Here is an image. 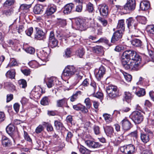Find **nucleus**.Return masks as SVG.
<instances>
[{"label":"nucleus","mask_w":154,"mask_h":154,"mask_svg":"<svg viewBox=\"0 0 154 154\" xmlns=\"http://www.w3.org/2000/svg\"><path fill=\"white\" fill-rule=\"evenodd\" d=\"M131 135L132 137H133V139L134 140V141L132 142V144H137V141L136 140H135L134 139V138L136 139L137 137V132L134 131V132H132L131 134Z\"/></svg>","instance_id":"c03bdc74"},{"label":"nucleus","mask_w":154,"mask_h":154,"mask_svg":"<svg viewBox=\"0 0 154 154\" xmlns=\"http://www.w3.org/2000/svg\"><path fill=\"white\" fill-rule=\"evenodd\" d=\"M65 54H63V56L65 58L69 57L71 56V51L69 48H67L65 51Z\"/></svg>","instance_id":"ea45409f"},{"label":"nucleus","mask_w":154,"mask_h":154,"mask_svg":"<svg viewBox=\"0 0 154 154\" xmlns=\"http://www.w3.org/2000/svg\"><path fill=\"white\" fill-rule=\"evenodd\" d=\"M126 23L128 27L131 31L134 33L138 32V23L137 19L132 17H130L127 20Z\"/></svg>","instance_id":"7ed1b4c3"},{"label":"nucleus","mask_w":154,"mask_h":154,"mask_svg":"<svg viewBox=\"0 0 154 154\" xmlns=\"http://www.w3.org/2000/svg\"><path fill=\"white\" fill-rule=\"evenodd\" d=\"M2 14L7 16L11 15L13 13V11L12 9L4 10L2 11Z\"/></svg>","instance_id":"f704fd0d"},{"label":"nucleus","mask_w":154,"mask_h":154,"mask_svg":"<svg viewBox=\"0 0 154 154\" xmlns=\"http://www.w3.org/2000/svg\"><path fill=\"white\" fill-rule=\"evenodd\" d=\"M119 89L117 87L114 85H110L106 87V91L107 94Z\"/></svg>","instance_id":"bb28decb"},{"label":"nucleus","mask_w":154,"mask_h":154,"mask_svg":"<svg viewBox=\"0 0 154 154\" xmlns=\"http://www.w3.org/2000/svg\"><path fill=\"white\" fill-rule=\"evenodd\" d=\"M82 3L78 5L76 7L75 11H76L80 12H82Z\"/></svg>","instance_id":"338daca9"},{"label":"nucleus","mask_w":154,"mask_h":154,"mask_svg":"<svg viewBox=\"0 0 154 154\" xmlns=\"http://www.w3.org/2000/svg\"><path fill=\"white\" fill-rule=\"evenodd\" d=\"M2 144H9L12 143L11 140L5 136L2 137Z\"/></svg>","instance_id":"473e14b6"},{"label":"nucleus","mask_w":154,"mask_h":154,"mask_svg":"<svg viewBox=\"0 0 154 154\" xmlns=\"http://www.w3.org/2000/svg\"><path fill=\"white\" fill-rule=\"evenodd\" d=\"M43 93H44V92H43L42 89L40 87L36 90L35 89V90H33L31 92L32 95H33L34 97L36 99L39 98L41 95V94Z\"/></svg>","instance_id":"dca6fc26"},{"label":"nucleus","mask_w":154,"mask_h":154,"mask_svg":"<svg viewBox=\"0 0 154 154\" xmlns=\"http://www.w3.org/2000/svg\"><path fill=\"white\" fill-rule=\"evenodd\" d=\"M49 42L51 47L52 48L56 47L58 44V41L55 38L49 41Z\"/></svg>","instance_id":"72a5a7b5"},{"label":"nucleus","mask_w":154,"mask_h":154,"mask_svg":"<svg viewBox=\"0 0 154 154\" xmlns=\"http://www.w3.org/2000/svg\"><path fill=\"white\" fill-rule=\"evenodd\" d=\"M146 94L145 90L143 88H140V90L136 92V94L138 97H142Z\"/></svg>","instance_id":"58836bf2"},{"label":"nucleus","mask_w":154,"mask_h":154,"mask_svg":"<svg viewBox=\"0 0 154 154\" xmlns=\"http://www.w3.org/2000/svg\"><path fill=\"white\" fill-rule=\"evenodd\" d=\"M21 71L23 74L26 76L29 75L30 73V70L28 69H21Z\"/></svg>","instance_id":"680f3d73"},{"label":"nucleus","mask_w":154,"mask_h":154,"mask_svg":"<svg viewBox=\"0 0 154 154\" xmlns=\"http://www.w3.org/2000/svg\"><path fill=\"white\" fill-rule=\"evenodd\" d=\"M25 50L27 53L31 54H33L35 51V49L32 47L26 48L25 49Z\"/></svg>","instance_id":"5fc2aeb1"},{"label":"nucleus","mask_w":154,"mask_h":154,"mask_svg":"<svg viewBox=\"0 0 154 154\" xmlns=\"http://www.w3.org/2000/svg\"><path fill=\"white\" fill-rule=\"evenodd\" d=\"M147 31L150 33L154 34V25H151L148 26Z\"/></svg>","instance_id":"69168bd1"},{"label":"nucleus","mask_w":154,"mask_h":154,"mask_svg":"<svg viewBox=\"0 0 154 154\" xmlns=\"http://www.w3.org/2000/svg\"><path fill=\"white\" fill-rule=\"evenodd\" d=\"M108 96L111 99H114L119 96L120 94L119 89L111 92L110 94H107Z\"/></svg>","instance_id":"412c9836"},{"label":"nucleus","mask_w":154,"mask_h":154,"mask_svg":"<svg viewBox=\"0 0 154 154\" xmlns=\"http://www.w3.org/2000/svg\"><path fill=\"white\" fill-rule=\"evenodd\" d=\"M123 32L117 30L113 34L111 39V42L114 43L120 40L122 37Z\"/></svg>","instance_id":"6e6552de"},{"label":"nucleus","mask_w":154,"mask_h":154,"mask_svg":"<svg viewBox=\"0 0 154 154\" xmlns=\"http://www.w3.org/2000/svg\"><path fill=\"white\" fill-rule=\"evenodd\" d=\"M137 21L143 24H145L146 23V18L144 16H137Z\"/></svg>","instance_id":"c756f323"},{"label":"nucleus","mask_w":154,"mask_h":154,"mask_svg":"<svg viewBox=\"0 0 154 154\" xmlns=\"http://www.w3.org/2000/svg\"><path fill=\"white\" fill-rule=\"evenodd\" d=\"M140 138L142 141L144 143H146L149 140V134L143 132L140 134Z\"/></svg>","instance_id":"a211bd4d"},{"label":"nucleus","mask_w":154,"mask_h":154,"mask_svg":"<svg viewBox=\"0 0 154 154\" xmlns=\"http://www.w3.org/2000/svg\"><path fill=\"white\" fill-rule=\"evenodd\" d=\"M84 49L82 48H79L76 52V54L80 57H81L84 55Z\"/></svg>","instance_id":"09e8293b"},{"label":"nucleus","mask_w":154,"mask_h":154,"mask_svg":"<svg viewBox=\"0 0 154 154\" xmlns=\"http://www.w3.org/2000/svg\"><path fill=\"white\" fill-rule=\"evenodd\" d=\"M128 149V154L132 153L134 152L135 149V148L134 145H127Z\"/></svg>","instance_id":"4c0bfd02"},{"label":"nucleus","mask_w":154,"mask_h":154,"mask_svg":"<svg viewBox=\"0 0 154 154\" xmlns=\"http://www.w3.org/2000/svg\"><path fill=\"white\" fill-rule=\"evenodd\" d=\"M105 68L102 66H101L98 69H95V75L98 80H100L105 74Z\"/></svg>","instance_id":"423d86ee"},{"label":"nucleus","mask_w":154,"mask_h":154,"mask_svg":"<svg viewBox=\"0 0 154 154\" xmlns=\"http://www.w3.org/2000/svg\"><path fill=\"white\" fill-rule=\"evenodd\" d=\"M86 7L88 11L89 12H92L94 10L93 5L90 3H88Z\"/></svg>","instance_id":"13d9d810"},{"label":"nucleus","mask_w":154,"mask_h":154,"mask_svg":"<svg viewBox=\"0 0 154 154\" xmlns=\"http://www.w3.org/2000/svg\"><path fill=\"white\" fill-rule=\"evenodd\" d=\"M132 98L131 94L129 92H126L125 94V99L126 101L129 103Z\"/></svg>","instance_id":"8fccbe9b"},{"label":"nucleus","mask_w":154,"mask_h":154,"mask_svg":"<svg viewBox=\"0 0 154 154\" xmlns=\"http://www.w3.org/2000/svg\"><path fill=\"white\" fill-rule=\"evenodd\" d=\"M56 10V7L55 5L54 4H50L48 6L45 14L48 16L51 15L55 12Z\"/></svg>","instance_id":"2eb2a0df"},{"label":"nucleus","mask_w":154,"mask_h":154,"mask_svg":"<svg viewBox=\"0 0 154 154\" xmlns=\"http://www.w3.org/2000/svg\"><path fill=\"white\" fill-rule=\"evenodd\" d=\"M85 103L86 107L88 109H89L91 106V104L90 102L89 98H87L85 100Z\"/></svg>","instance_id":"4d7b16f0"},{"label":"nucleus","mask_w":154,"mask_h":154,"mask_svg":"<svg viewBox=\"0 0 154 154\" xmlns=\"http://www.w3.org/2000/svg\"><path fill=\"white\" fill-rule=\"evenodd\" d=\"M33 32V28L32 27H30L26 31V34L28 36H30Z\"/></svg>","instance_id":"bf43d9fd"},{"label":"nucleus","mask_w":154,"mask_h":154,"mask_svg":"<svg viewBox=\"0 0 154 154\" xmlns=\"http://www.w3.org/2000/svg\"><path fill=\"white\" fill-rule=\"evenodd\" d=\"M44 130V127L42 125H39L35 129V132L37 134H39Z\"/></svg>","instance_id":"e2e57ef3"},{"label":"nucleus","mask_w":154,"mask_h":154,"mask_svg":"<svg viewBox=\"0 0 154 154\" xmlns=\"http://www.w3.org/2000/svg\"><path fill=\"white\" fill-rule=\"evenodd\" d=\"M73 136V134L71 132L69 131L68 132L66 137V141L68 142V144H72L71 139Z\"/></svg>","instance_id":"c85d7f7f"},{"label":"nucleus","mask_w":154,"mask_h":154,"mask_svg":"<svg viewBox=\"0 0 154 154\" xmlns=\"http://www.w3.org/2000/svg\"><path fill=\"white\" fill-rule=\"evenodd\" d=\"M75 7L74 5L72 3H70L66 4L64 8L63 13L65 14H68L71 13Z\"/></svg>","instance_id":"4468645a"},{"label":"nucleus","mask_w":154,"mask_h":154,"mask_svg":"<svg viewBox=\"0 0 154 154\" xmlns=\"http://www.w3.org/2000/svg\"><path fill=\"white\" fill-rule=\"evenodd\" d=\"M44 7L43 6L40 4H37L34 7L33 12L36 14H42L43 11Z\"/></svg>","instance_id":"f3484780"},{"label":"nucleus","mask_w":154,"mask_h":154,"mask_svg":"<svg viewBox=\"0 0 154 154\" xmlns=\"http://www.w3.org/2000/svg\"><path fill=\"white\" fill-rule=\"evenodd\" d=\"M16 29L19 34H22L24 30V27L23 25H20L18 27H16Z\"/></svg>","instance_id":"0e129e2a"},{"label":"nucleus","mask_w":154,"mask_h":154,"mask_svg":"<svg viewBox=\"0 0 154 154\" xmlns=\"http://www.w3.org/2000/svg\"><path fill=\"white\" fill-rule=\"evenodd\" d=\"M121 123L123 129L126 131L130 130L132 127L131 122L126 119H123Z\"/></svg>","instance_id":"1a4fd4ad"},{"label":"nucleus","mask_w":154,"mask_h":154,"mask_svg":"<svg viewBox=\"0 0 154 154\" xmlns=\"http://www.w3.org/2000/svg\"><path fill=\"white\" fill-rule=\"evenodd\" d=\"M104 130L106 134L109 136L111 137L114 132L113 129L111 126H106L104 128Z\"/></svg>","instance_id":"6ab92c4d"},{"label":"nucleus","mask_w":154,"mask_h":154,"mask_svg":"<svg viewBox=\"0 0 154 154\" xmlns=\"http://www.w3.org/2000/svg\"><path fill=\"white\" fill-rule=\"evenodd\" d=\"M43 125H46L47 127V130L48 131H51L53 130V128L51 125L48 123L44 122Z\"/></svg>","instance_id":"49530a36"},{"label":"nucleus","mask_w":154,"mask_h":154,"mask_svg":"<svg viewBox=\"0 0 154 154\" xmlns=\"http://www.w3.org/2000/svg\"><path fill=\"white\" fill-rule=\"evenodd\" d=\"M75 73V79L76 80V82L78 83L82 79L84 75L82 72L73 65H68L66 66L63 72L62 76L66 79H69Z\"/></svg>","instance_id":"f03ea898"},{"label":"nucleus","mask_w":154,"mask_h":154,"mask_svg":"<svg viewBox=\"0 0 154 154\" xmlns=\"http://www.w3.org/2000/svg\"><path fill=\"white\" fill-rule=\"evenodd\" d=\"M31 5L23 4L20 5V9L23 10H27L30 8L31 7Z\"/></svg>","instance_id":"052dcab7"},{"label":"nucleus","mask_w":154,"mask_h":154,"mask_svg":"<svg viewBox=\"0 0 154 154\" xmlns=\"http://www.w3.org/2000/svg\"><path fill=\"white\" fill-rule=\"evenodd\" d=\"M140 9L142 11H146L149 9L150 7V4L149 1L146 0H143L140 3Z\"/></svg>","instance_id":"ddd939ff"},{"label":"nucleus","mask_w":154,"mask_h":154,"mask_svg":"<svg viewBox=\"0 0 154 154\" xmlns=\"http://www.w3.org/2000/svg\"><path fill=\"white\" fill-rule=\"evenodd\" d=\"M121 60L123 66L126 69H131L137 70L140 67L141 59L133 50L125 51L122 54Z\"/></svg>","instance_id":"f257e3e1"},{"label":"nucleus","mask_w":154,"mask_h":154,"mask_svg":"<svg viewBox=\"0 0 154 154\" xmlns=\"http://www.w3.org/2000/svg\"><path fill=\"white\" fill-rule=\"evenodd\" d=\"M93 51L96 53H99L103 51L102 47L100 46H97L93 48Z\"/></svg>","instance_id":"a19ab883"},{"label":"nucleus","mask_w":154,"mask_h":154,"mask_svg":"<svg viewBox=\"0 0 154 154\" xmlns=\"http://www.w3.org/2000/svg\"><path fill=\"white\" fill-rule=\"evenodd\" d=\"M17 65V63L16 60L12 58L11 59L10 62L8 64V66L10 67H11L13 66H15Z\"/></svg>","instance_id":"3c124183"},{"label":"nucleus","mask_w":154,"mask_h":154,"mask_svg":"<svg viewBox=\"0 0 154 154\" xmlns=\"http://www.w3.org/2000/svg\"><path fill=\"white\" fill-rule=\"evenodd\" d=\"M136 2L135 0H129L124 5V9L127 11L134 10L135 8Z\"/></svg>","instance_id":"0eeeda50"},{"label":"nucleus","mask_w":154,"mask_h":154,"mask_svg":"<svg viewBox=\"0 0 154 154\" xmlns=\"http://www.w3.org/2000/svg\"><path fill=\"white\" fill-rule=\"evenodd\" d=\"M79 150L80 152L83 154H89L92 151L87 149L82 145H81L79 148Z\"/></svg>","instance_id":"cd10ccee"},{"label":"nucleus","mask_w":154,"mask_h":154,"mask_svg":"<svg viewBox=\"0 0 154 154\" xmlns=\"http://www.w3.org/2000/svg\"><path fill=\"white\" fill-rule=\"evenodd\" d=\"M76 24L77 28L81 30L84 29L85 24L83 22V21L81 19H79L76 21Z\"/></svg>","instance_id":"5701e85b"},{"label":"nucleus","mask_w":154,"mask_h":154,"mask_svg":"<svg viewBox=\"0 0 154 154\" xmlns=\"http://www.w3.org/2000/svg\"><path fill=\"white\" fill-rule=\"evenodd\" d=\"M99 11L101 15L106 17L108 14V8L105 5H101L99 6Z\"/></svg>","instance_id":"9d476101"},{"label":"nucleus","mask_w":154,"mask_h":154,"mask_svg":"<svg viewBox=\"0 0 154 154\" xmlns=\"http://www.w3.org/2000/svg\"><path fill=\"white\" fill-rule=\"evenodd\" d=\"M103 116L106 122L109 123L112 121V118L111 115L106 113L103 114Z\"/></svg>","instance_id":"e433bc0d"},{"label":"nucleus","mask_w":154,"mask_h":154,"mask_svg":"<svg viewBox=\"0 0 154 154\" xmlns=\"http://www.w3.org/2000/svg\"><path fill=\"white\" fill-rule=\"evenodd\" d=\"M89 80L88 79H85L82 82V84L80 85V87L81 86H83L84 87H87L88 86L89 84Z\"/></svg>","instance_id":"774afa93"},{"label":"nucleus","mask_w":154,"mask_h":154,"mask_svg":"<svg viewBox=\"0 0 154 154\" xmlns=\"http://www.w3.org/2000/svg\"><path fill=\"white\" fill-rule=\"evenodd\" d=\"M57 79L54 77H51L48 79V81L46 82V85L48 88H51L54 84V82H56Z\"/></svg>","instance_id":"4be33fe9"},{"label":"nucleus","mask_w":154,"mask_h":154,"mask_svg":"<svg viewBox=\"0 0 154 154\" xmlns=\"http://www.w3.org/2000/svg\"><path fill=\"white\" fill-rule=\"evenodd\" d=\"M124 76L127 82H130L132 79V76L131 75L127 73H123Z\"/></svg>","instance_id":"864d4df0"},{"label":"nucleus","mask_w":154,"mask_h":154,"mask_svg":"<svg viewBox=\"0 0 154 154\" xmlns=\"http://www.w3.org/2000/svg\"><path fill=\"white\" fill-rule=\"evenodd\" d=\"M131 44L134 47H140L141 45L142 42L141 40L137 38L134 39L131 41Z\"/></svg>","instance_id":"393cba45"},{"label":"nucleus","mask_w":154,"mask_h":154,"mask_svg":"<svg viewBox=\"0 0 154 154\" xmlns=\"http://www.w3.org/2000/svg\"><path fill=\"white\" fill-rule=\"evenodd\" d=\"M118 30L124 32L125 30V23L124 20H121L119 21L116 27Z\"/></svg>","instance_id":"aec40b11"},{"label":"nucleus","mask_w":154,"mask_h":154,"mask_svg":"<svg viewBox=\"0 0 154 154\" xmlns=\"http://www.w3.org/2000/svg\"><path fill=\"white\" fill-rule=\"evenodd\" d=\"M58 23L59 25L62 27H63L66 26V21L65 20L60 19L58 20Z\"/></svg>","instance_id":"6e6d98bb"},{"label":"nucleus","mask_w":154,"mask_h":154,"mask_svg":"<svg viewBox=\"0 0 154 154\" xmlns=\"http://www.w3.org/2000/svg\"><path fill=\"white\" fill-rule=\"evenodd\" d=\"M79 38L75 34L73 35L69 36L65 40H67L68 42L72 46L78 44V42L79 41Z\"/></svg>","instance_id":"9b49d317"},{"label":"nucleus","mask_w":154,"mask_h":154,"mask_svg":"<svg viewBox=\"0 0 154 154\" xmlns=\"http://www.w3.org/2000/svg\"><path fill=\"white\" fill-rule=\"evenodd\" d=\"M129 117L135 123L139 124L141 123L143 119L142 113L138 111L133 112L129 116Z\"/></svg>","instance_id":"20e7f679"},{"label":"nucleus","mask_w":154,"mask_h":154,"mask_svg":"<svg viewBox=\"0 0 154 154\" xmlns=\"http://www.w3.org/2000/svg\"><path fill=\"white\" fill-rule=\"evenodd\" d=\"M54 126L58 129L62 128L63 126L61 122L57 120L54 121Z\"/></svg>","instance_id":"a18cd8bd"},{"label":"nucleus","mask_w":154,"mask_h":154,"mask_svg":"<svg viewBox=\"0 0 154 154\" xmlns=\"http://www.w3.org/2000/svg\"><path fill=\"white\" fill-rule=\"evenodd\" d=\"M50 100L47 97H45L41 100V104L43 105H47L49 104Z\"/></svg>","instance_id":"7c9ffc66"},{"label":"nucleus","mask_w":154,"mask_h":154,"mask_svg":"<svg viewBox=\"0 0 154 154\" xmlns=\"http://www.w3.org/2000/svg\"><path fill=\"white\" fill-rule=\"evenodd\" d=\"M18 83L20 87L23 88H25L27 86V83L26 81L23 79H20L18 81Z\"/></svg>","instance_id":"79ce46f5"},{"label":"nucleus","mask_w":154,"mask_h":154,"mask_svg":"<svg viewBox=\"0 0 154 154\" xmlns=\"http://www.w3.org/2000/svg\"><path fill=\"white\" fill-rule=\"evenodd\" d=\"M14 129L15 127L13 125L9 124L7 127L6 131L11 136L14 130Z\"/></svg>","instance_id":"b1692460"},{"label":"nucleus","mask_w":154,"mask_h":154,"mask_svg":"<svg viewBox=\"0 0 154 154\" xmlns=\"http://www.w3.org/2000/svg\"><path fill=\"white\" fill-rule=\"evenodd\" d=\"M15 72L14 69H11L8 71L6 73L5 75L7 77L11 79L14 78L15 76Z\"/></svg>","instance_id":"a878e982"},{"label":"nucleus","mask_w":154,"mask_h":154,"mask_svg":"<svg viewBox=\"0 0 154 154\" xmlns=\"http://www.w3.org/2000/svg\"><path fill=\"white\" fill-rule=\"evenodd\" d=\"M36 33L35 35L34 38L36 40H42L45 38V33L38 27L35 28Z\"/></svg>","instance_id":"f8f14e48"},{"label":"nucleus","mask_w":154,"mask_h":154,"mask_svg":"<svg viewBox=\"0 0 154 154\" xmlns=\"http://www.w3.org/2000/svg\"><path fill=\"white\" fill-rule=\"evenodd\" d=\"M120 150L121 152H124L126 154H128V149L127 145H125L121 146L120 148Z\"/></svg>","instance_id":"603ef678"},{"label":"nucleus","mask_w":154,"mask_h":154,"mask_svg":"<svg viewBox=\"0 0 154 154\" xmlns=\"http://www.w3.org/2000/svg\"><path fill=\"white\" fill-rule=\"evenodd\" d=\"M97 19L99 22H100L103 26H105L107 25L108 22L107 20L105 19L100 17H99Z\"/></svg>","instance_id":"de8ad7c7"},{"label":"nucleus","mask_w":154,"mask_h":154,"mask_svg":"<svg viewBox=\"0 0 154 154\" xmlns=\"http://www.w3.org/2000/svg\"><path fill=\"white\" fill-rule=\"evenodd\" d=\"M104 42L105 43L108 45L109 46H110L111 45L110 44H109V41L106 38H101L99 39H97L96 41L94 42V43L97 42Z\"/></svg>","instance_id":"c9c22d12"},{"label":"nucleus","mask_w":154,"mask_h":154,"mask_svg":"<svg viewBox=\"0 0 154 154\" xmlns=\"http://www.w3.org/2000/svg\"><path fill=\"white\" fill-rule=\"evenodd\" d=\"M14 2V0H6L3 4V7L8 8L13 5Z\"/></svg>","instance_id":"2f4dec72"},{"label":"nucleus","mask_w":154,"mask_h":154,"mask_svg":"<svg viewBox=\"0 0 154 154\" xmlns=\"http://www.w3.org/2000/svg\"><path fill=\"white\" fill-rule=\"evenodd\" d=\"M38 57L41 60L39 63L41 65H45V63L48 60V53L44 50L41 51L37 53Z\"/></svg>","instance_id":"39448f33"},{"label":"nucleus","mask_w":154,"mask_h":154,"mask_svg":"<svg viewBox=\"0 0 154 154\" xmlns=\"http://www.w3.org/2000/svg\"><path fill=\"white\" fill-rule=\"evenodd\" d=\"M66 101V100L65 98L58 100L57 101V106L59 107H62Z\"/></svg>","instance_id":"37998d69"}]
</instances>
